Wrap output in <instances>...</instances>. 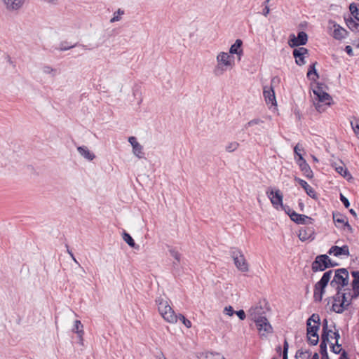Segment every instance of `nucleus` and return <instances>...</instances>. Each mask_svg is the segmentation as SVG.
<instances>
[{"label":"nucleus","instance_id":"obj_44","mask_svg":"<svg viewBox=\"0 0 359 359\" xmlns=\"http://www.w3.org/2000/svg\"><path fill=\"white\" fill-rule=\"evenodd\" d=\"M288 343L285 340L283 345V359H288L287 358V351H288Z\"/></svg>","mask_w":359,"mask_h":359},{"label":"nucleus","instance_id":"obj_27","mask_svg":"<svg viewBox=\"0 0 359 359\" xmlns=\"http://www.w3.org/2000/svg\"><path fill=\"white\" fill-rule=\"evenodd\" d=\"M311 351L307 349L301 348L296 353L297 359H314V355L311 358Z\"/></svg>","mask_w":359,"mask_h":359},{"label":"nucleus","instance_id":"obj_33","mask_svg":"<svg viewBox=\"0 0 359 359\" xmlns=\"http://www.w3.org/2000/svg\"><path fill=\"white\" fill-rule=\"evenodd\" d=\"M334 167L335 170L340 174L341 176L346 177L348 175H350L347 169L342 165H337L336 164L333 165Z\"/></svg>","mask_w":359,"mask_h":359},{"label":"nucleus","instance_id":"obj_24","mask_svg":"<svg viewBox=\"0 0 359 359\" xmlns=\"http://www.w3.org/2000/svg\"><path fill=\"white\" fill-rule=\"evenodd\" d=\"M77 151L81 156H82L88 161H93L95 158V155L91 152L86 146L78 147Z\"/></svg>","mask_w":359,"mask_h":359},{"label":"nucleus","instance_id":"obj_61","mask_svg":"<svg viewBox=\"0 0 359 359\" xmlns=\"http://www.w3.org/2000/svg\"><path fill=\"white\" fill-rule=\"evenodd\" d=\"M316 359H319V356L316 353Z\"/></svg>","mask_w":359,"mask_h":359},{"label":"nucleus","instance_id":"obj_43","mask_svg":"<svg viewBox=\"0 0 359 359\" xmlns=\"http://www.w3.org/2000/svg\"><path fill=\"white\" fill-rule=\"evenodd\" d=\"M43 72L44 74H54L55 72V69H54L53 68H52L50 66H44L43 67Z\"/></svg>","mask_w":359,"mask_h":359},{"label":"nucleus","instance_id":"obj_10","mask_svg":"<svg viewBox=\"0 0 359 359\" xmlns=\"http://www.w3.org/2000/svg\"><path fill=\"white\" fill-rule=\"evenodd\" d=\"M308 41V36L304 32H299L297 36L294 34H290L288 39V45L291 48L305 45Z\"/></svg>","mask_w":359,"mask_h":359},{"label":"nucleus","instance_id":"obj_23","mask_svg":"<svg viewBox=\"0 0 359 359\" xmlns=\"http://www.w3.org/2000/svg\"><path fill=\"white\" fill-rule=\"evenodd\" d=\"M242 44L243 41L241 39L236 40L235 43L230 47L229 55L236 54L238 55V60H241V55L243 53Z\"/></svg>","mask_w":359,"mask_h":359},{"label":"nucleus","instance_id":"obj_50","mask_svg":"<svg viewBox=\"0 0 359 359\" xmlns=\"http://www.w3.org/2000/svg\"><path fill=\"white\" fill-rule=\"evenodd\" d=\"M270 13V8H269V5H265L264 6V8L262 11V15L265 17H267L268 15Z\"/></svg>","mask_w":359,"mask_h":359},{"label":"nucleus","instance_id":"obj_53","mask_svg":"<svg viewBox=\"0 0 359 359\" xmlns=\"http://www.w3.org/2000/svg\"><path fill=\"white\" fill-rule=\"evenodd\" d=\"M318 329H319V325H316V341H315L316 345V344H318V334L316 333L317 330H318Z\"/></svg>","mask_w":359,"mask_h":359},{"label":"nucleus","instance_id":"obj_20","mask_svg":"<svg viewBox=\"0 0 359 359\" xmlns=\"http://www.w3.org/2000/svg\"><path fill=\"white\" fill-rule=\"evenodd\" d=\"M351 275L354 279L352 282L353 291L351 292L353 296L356 298L359 295V271H352Z\"/></svg>","mask_w":359,"mask_h":359},{"label":"nucleus","instance_id":"obj_63","mask_svg":"<svg viewBox=\"0 0 359 359\" xmlns=\"http://www.w3.org/2000/svg\"><path fill=\"white\" fill-rule=\"evenodd\" d=\"M299 205H300V207H302L303 206L302 203H300Z\"/></svg>","mask_w":359,"mask_h":359},{"label":"nucleus","instance_id":"obj_3","mask_svg":"<svg viewBox=\"0 0 359 359\" xmlns=\"http://www.w3.org/2000/svg\"><path fill=\"white\" fill-rule=\"evenodd\" d=\"M353 298L355 297L353 296L351 290H338L337 294L333 297L332 310L338 313H342L348 309Z\"/></svg>","mask_w":359,"mask_h":359},{"label":"nucleus","instance_id":"obj_51","mask_svg":"<svg viewBox=\"0 0 359 359\" xmlns=\"http://www.w3.org/2000/svg\"><path fill=\"white\" fill-rule=\"evenodd\" d=\"M345 50L346 52L347 53V54L350 56H353V49L351 48V46H346V48H345Z\"/></svg>","mask_w":359,"mask_h":359},{"label":"nucleus","instance_id":"obj_35","mask_svg":"<svg viewBox=\"0 0 359 359\" xmlns=\"http://www.w3.org/2000/svg\"><path fill=\"white\" fill-rule=\"evenodd\" d=\"M123 238L129 246L132 248L135 247V243L129 233L124 232L123 234Z\"/></svg>","mask_w":359,"mask_h":359},{"label":"nucleus","instance_id":"obj_34","mask_svg":"<svg viewBox=\"0 0 359 359\" xmlns=\"http://www.w3.org/2000/svg\"><path fill=\"white\" fill-rule=\"evenodd\" d=\"M351 126L355 135L359 139V118H355L354 121H351Z\"/></svg>","mask_w":359,"mask_h":359},{"label":"nucleus","instance_id":"obj_45","mask_svg":"<svg viewBox=\"0 0 359 359\" xmlns=\"http://www.w3.org/2000/svg\"><path fill=\"white\" fill-rule=\"evenodd\" d=\"M225 314L231 316L234 313L233 309L231 306H226L224 309Z\"/></svg>","mask_w":359,"mask_h":359},{"label":"nucleus","instance_id":"obj_7","mask_svg":"<svg viewBox=\"0 0 359 359\" xmlns=\"http://www.w3.org/2000/svg\"><path fill=\"white\" fill-rule=\"evenodd\" d=\"M327 32L334 39L341 41L348 35V32L334 21L330 20L327 25Z\"/></svg>","mask_w":359,"mask_h":359},{"label":"nucleus","instance_id":"obj_11","mask_svg":"<svg viewBox=\"0 0 359 359\" xmlns=\"http://www.w3.org/2000/svg\"><path fill=\"white\" fill-rule=\"evenodd\" d=\"M234 264L237 269L242 272H247L249 271L248 264L244 255L240 251H233L231 254Z\"/></svg>","mask_w":359,"mask_h":359},{"label":"nucleus","instance_id":"obj_12","mask_svg":"<svg viewBox=\"0 0 359 359\" xmlns=\"http://www.w3.org/2000/svg\"><path fill=\"white\" fill-rule=\"evenodd\" d=\"M266 194L268 195L272 205L277 208L278 205H280L284 210L285 206L283 205V194L280 190H276L273 191V190H269L266 191ZM287 208V206H285Z\"/></svg>","mask_w":359,"mask_h":359},{"label":"nucleus","instance_id":"obj_1","mask_svg":"<svg viewBox=\"0 0 359 359\" xmlns=\"http://www.w3.org/2000/svg\"><path fill=\"white\" fill-rule=\"evenodd\" d=\"M349 280V274L346 269L341 268L337 270H328L325 272L321 279L316 284V290L320 289L321 294L323 293L324 289L330 281V285L336 287L337 290L348 285Z\"/></svg>","mask_w":359,"mask_h":359},{"label":"nucleus","instance_id":"obj_17","mask_svg":"<svg viewBox=\"0 0 359 359\" xmlns=\"http://www.w3.org/2000/svg\"><path fill=\"white\" fill-rule=\"evenodd\" d=\"M333 220L335 223V225L337 227L345 226L347 228L348 231H352V227L348 224L347 221V218L345 215L339 213V212H334L333 213Z\"/></svg>","mask_w":359,"mask_h":359},{"label":"nucleus","instance_id":"obj_47","mask_svg":"<svg viewBox=\"0 0 359 359\" xmlns=\"http://www.w3.org/2000/svg\"><path fill=\"white\" fill-rule=\"evenodd\" d=\"M340 199L346 208L349 207L350 203H349L348 200L341 194L340 195Z\"/></svg>","mask_w":359,"mask_h":359},{"label":"nucleus","instance_id":"obj_48","mask_svg":"<svg viewBox=\"0 0 359 359\" xmlns=\"http://www.w3.org/2000/svg\"><path fill=\"white\" fill-rule=\"evenodd\" d=\"M236 313L241 320H244L246 317L243 310H239L236 311Z\"/></svg>","mask_w":359,"mask_h":359},{"label":"nucleus","instance_id":"obj_41","mask_svg":"<svg viewBox=\"0 0 359 359\" xmlns=\"http://www.w3.org/2000/svg\"><path fill=\"white\" fill-rule=\"evenodd\" d=\"M177 318H179L187 328H190L191 327V321L187 319L183 315L180 314L177 316Z\"/></svg>","mask_w":359,"mask_h":359},{"label":"nucleus","instance_id":"obj_54","mask_svg":"<svg viewBox=\"0 0 359 359\" xmlns=\"http://www.w3.org/2000/svg\"><path fill=\"white\" fill-rule=\"evenodd\" d=\"M339 359H348L346 353L344 351H343L341 356L339 357Z\"/></svg>","mask_w":359,"mask_h":359},{"label":"nucleus","instance_id":"obj_21","mask_svg":"<svg viewBox=\"0 0 359 359\" xmlns=\"http://www.w3.org/2000/svg\"><path fill=\"white\" fill-rule=\"evenodd\" d=\"M297 162L304 174L308 177H312L313 172L303 157L300 156L299 158H297Z\"/></svg>","mask_w":359,"mask_h":359},{"label":"nucleus","instance_id":"obj_8","mask_svg":"<svg viewBox=\"0 0 359 359\" xmlns=\"http://www.w3.org/2000/svg\"><path fill=\"white\" fill-rule=\"evenodd\" d=\"M338 264L332 261L327 255L316 257V271H323L325 269L337 266Z\"/></svg>","mask_w":359,"mask_h":359},{"label":"nucleus","instance_id":"obj_28","mask_svg":"<svg viewBox=\"0 0 359 359\" xmlns=\"http://www.w3.org/2000/svg\"><path fill=\"white\" fill-rule=\"evenodd\" d=\"M313 75H314V63L311 64L309 65V70H308V72H307V75H306L308 79L311 81V83H310V90H309V93L311 95V91L314 93V88H313V83L314 81Z\"/></svg>","mask_w":359,"mask_h":359},{"label":"nucleus","instance_id":"obj_49","mask_svg":"<svg viewBox=\"0 0 359 359\" xmlns=\"http://www.w3.org/2000/svg\"><path fill=\"white\" fill-rule=\"evenodd\" d=\"M128 142L130 143V144L132 145L133 148L134 147L135 144H139L140 143L137 141V139L136 137H130L128 138Z\"/></svg>","mask_w":359,"mask_h":359},{"label":"nucleus","instance_id":"obj_52","mask_svg":"<svg viewBox=\"0 0 359 359\" xmlns=\"http://www.w3.org/2000/svg\"><path fill=\"white\" fill-rule=\"evenodd\" d=\"M67 252L69 253V255L71 256L72 259L74 260V262L77 264L79 266H80V264L78 262V261L76 259L74 254L72 253V252L71 250H69V249H67Z\"/></svg>","mask_w":359,"mask_h":359},{"label":"nucleus","instance_id":"obj_57","mask_svg":"<svg viewBox=\"0 0 359 359\" xmlns=\"http://www.w3.org/2000/svg\"><path fill=\"white\" fill-rule=\"evenodd\" d=\"M276 350H277V352L279 353V355H280V353H281V347L280 346H278L276 348Z\"/></svg>","mask_w":359,"mask_h":359},{"label":"nucleus","instance_id":"obj_13","mask_svg":"<svg viewBox=\"0 0 359 359\" xmlns=\"http://www.w3.org/2000/svg\"><path fill=\"white\" fill-rule=\"evenodd\" d=\"M293 56L295 58V62L297 65L302 66L306 64L305 58L308 56V50L304 47L294 48Z\"/></svg>","mask_w":359,"mask_h":359},{"label":"nucleus","instance_id":"obj_32","mask_svg":"<svg viewBox=\"0 0 359 359\" xmlns=\"http://www.w3.org/2000/svg\"><path fill=\"white\" fill-rule=\"evenodd\" d=\"M332 334L335 336V337H334L335 338V344H333L332 343H331L332 344V350L335 354H339L342 351L341 345H339L338 344L337 337H339V334H337L336 332H332Z\"/></svg>","mask_w":359,"mask_h":359},{"label":"nucleus","instance_id":"obj_2","mask_svg":"<svg viewBox=\"0 0 359 359\" xmlns=\"http://www.w3.org/2000/svg\"><path fill=\"white\" fill-rule=\"evenodd\" d=\"M328 90L329 88L325 83H318L316 86V111L319 113L325 112L334 104Z\"/></svg>","mask_w":359,"mask_h":359},{"label":"nucleus","instance_id":"obj_16","mask_svg":"<svg viewBox=\"0 0 359 359\" xmlns=\"http://www.w3.org/2000/svg\"><path fill=\"white\" fill-rule=\"evenodd\" d=\"M248 314L255 323L265 317L263 316L264 314L263 307L258 304L252 306L248 311Z\"/></svg>","mask_w":359,"mask_h":359},{"label":"nucleus","instance_id":"obj_37","mask_svg":"<svg viewBox=\"0 0 359 359\" xmlns=\"http://www.w3.org/2000/svg\"><path fill=\"white\" fill-rule=\"evenodd\" d=\"M124 14V11L121 9H118L116 12L114 13V16L110 20L111 23H114L115 22H118L121 19V15Z\"/></svg>","mask_w":359,"mask_h":359},{"label":"nucleus","instance_id":"obj_6","mask_svg":"<svg viewBox=\"0 0 359 359\" xmlns=\"http://www.w3.org/2000/svg\"><path fill=\"white\" fill-rule=\"evenodd\" d=\"M349 10L351 15L344 17L345 23L351 31L359 34V6L352 3L349 6Z\"/></svg>","mask_w":359,"mask_h":359},{"label":"nucleus","instance_id":"obj_59","mask_svg":"<svg viewBox=\"0 0 359 359\" xmlns=\"http://www.w3.org/2000/svg\"><path fill=\"white\" fill-rule=\"evenodd\" d=\"M311 269L314 271V262H313L311 264Z\"/></svg>","mask_w":359,"mask_h":359},{"label":"nucleus","instance_id":"obj_15","mask_svg":"<svg viewBox=\"0 0 359 359\" xmlns=\"http://www.w3.org/2000/svg\"><path fill=\"white\" fill-rule=\"evenodd\" d=\"M328 254L332 255L337 257H340L342 256L348 257L350 255L349 248L346 245H344L341 247L334 245L330 248L328 251Z\"/></svg>","mask_w":359,"mask_h":359},{"label":"nucleus","instance_id":"obj_26","mask_svg":"<svg viewBox=\"0 0 359 359\" xmlns=\"http://www.w3.org/2000/svg\"><path fill=\"white\" fill-rule=\"evenodd\" d=\"M294 180L305 190V191L309 196L314 198V191L313 190L312 187L311 186H309V184L306 181H304L299 177H295Z\"/></svg>","mask_w":359,"mask_h":359},{"label":"nucleus","instance_id":"obj_42","mask_svg":"<svg viewBox=\"0 0 359 359\" xmlns=\"http://www.w3.org/2000/svg\"><path fill=\"white\" fill-rule=\"evenodd\" d=\"M67 44V42H62L60 45V48H58V49L60 50V51H65V50H69L72 48H74L76 45H72V46H66Z\"/></svg>","mask_w":359,"mask_h":359},{"label":"nucleus","instance_id":"obj_18","mask_svg":"<svg viewBox=\"0 0 359 359\" xmlns=\"http://www.w3.org/2000/svg\"><path fill=\"white\" fill-rule=\"evenodd\" d=\"M263 95L267 104L276 105L275 93L272 86H264Z\"/></svg>","mask_w":359,"mask_h":359},{"label":"nucleus","instance_id":"obj_29","mask_svg":"<svg viewBox=\"0 0 359 359\" xmlns=\"http://www.w3.org/2000/svg\"><path fill=\"white\" fill-rule=\"evenodd\" d=\"M200 359H225V358L219 353H205L200 355Z\"/></svg>","mask_w":359,"mask_h":359},{"label":"nucleus","instance_id":"obj_55","mask_svg":"<svg viewBox=\"0 0 359 359\" xmlns=\"http://www.w3.org/2000/svg\"><path fill=\"white\" fill-rule=\"evenodd\" d=\"M321 359H328L327 351H325V353L321 354Z\"/></svg>","mask_w":359,"mask_h":359},{"label":"nucleus","instance_id":"obj_36","mask_svg":"<svg viewBox=\"0 0 359 359\" xmlns=\"http://www.w3.org/2000/svg\"><path fill=\"white\" fill-rule=\"evenodd\" d=\"M263 123V121L259 118H254L244 125V129L248 130L250 127H252L255 125H259Z\"/></svg>","mask_w":359,"mask_h":359},{"label":"nucleus","instance_id":"obj_38","mask_svg":"<svg viewBox=\"0 0 359 359\" xmlns=\"http://www.w3.org/2000/svg\"><path fill=\"white\" fill-rule=\"evenodd\" d=\"M239 147V143L237 142H230L226 146V151L227 152H233L235 150H236Z\"/></svg>","mask_w":359,"mask_h":359},{"label":"nucleus","instance_id":"obj_40","mask_svg":"<svg viewBox=\"0 0 359 359\" xmlns=\"http://www.w3.org/2000/svg\"><path fill=\"white\" fill-rule=\"evenodd\" d=\"M327 334L326 335H323L322 336V339H323V341L321 342L320 345V353H325V351H327V346H326V344H325V341H328V338H327Z\"/></svg>","mask_w":359,"mask_h":359},{"label":"nucleus","instance_id":"obj_30","mask_svg":"<svg viewBox=\"0 0 359 359\" xmlns=\"http://www.w3.org/2000/svg\"><path fill=\"white\" fill-rule=\"evenodd\" d=\"M83 328V325L81 324V321L80 320H76L75 323H74V326L72 329V331L74 332H76L78 334L81 341L83 340L82 339V335L83 334V330H82Z\"/></svg>","mask_w":359,"mask_h":359},{"label":"nucleus","instance_id":"obj_5","mask_svg":"<svg viewBox=\"0 0 359 359\" xmlns=\"http://www.w3.org/2000/svg\"><path fill=\"white\" fill-rule=\"evenodd\" d=\"M156 302L160 314L166 321L170 323L177 321V316L169 305L166 299L159 297L156 299Z\"/></svg>","mask_w":359,"mask_h":359},{"label":"nucleus","instance_id":"obj_46","mask_svg":"<svg viewBox=\"0 0 359 359\" xmlns=\"http://www.w3.org/2000/svg\"><path fill=\"white\" fill-rule=\"evenodd\" d=\"M302 147H300L299 144H297L294 148V151L295 155L297 156V158H299L300 156H302V154L300 153Z\"/></svg>","mask_w":359,"mask_h":359},{"label":"nucleus","instance_id":"obj_58","mask_svg":"<svg viewBox=\"0 0 359 359\" xmlns=\"http://www.w3.org/2000/svg\"><path fill=\"white\" fill-rule=\"evenodd\" d=\"M271 1V0H264V4H263V5H264V6H265V5H269V1Z\"/></svg>","mask_w":359,"mask_h":359},{"label":"nucleus","instance_id":"obj_22","mask_svg":"<svg viewBox=\"0 0 359 359\" xmlns=\"http://www.w3.org/2000/svg\"><path fill=\"white\" fill-rule=\"evenodd\" d=\"M313 233H314V231L313 229H311L310 228H307V227H304L299 230L298 236H299V239L302 241H306L309 239L311 241H312L313 240L312 236Z\"/></svg>","mask_w":359,"mask_h":359},{"label":"nucleus","instance_id":"obj_39","mask_svg":"<svg viewBox=\"0 0 359 359\" xmlns=\"http://www.w3.org/2000/svg\"><path fill=\"white\" fill-rule=\"evenodd\" d=\"M170 255L175 259V262H173L175 265H177L180 262V254L174 249L170 250Z\"/></svg>","mask_w":359,"mask_h":359},{"label":"nucleus","instance_id":"obj_19","mask_svg":"<svg viewBox=\"0 0 359 359\" xmlns=\"http://www.w3.org/2000/svg\"><path fill=\"white\" fill-rule=\"evenodd\" d=\"M311 322H314V313L312 314L307 320V339L311 345H314V340L312 337H314V325H311Z\"/></svg>","mask_w":359,"mask_h":359},{"label":"nucleus","instance_id":"obj_64","mask_svg":"<svg viewBox=\"0 0 359 359\" xmlns=\"http://www.w3.org/2000/svg\"><path fill=\"white\" fill-rule=\"evenodd\" d=\"M82 47L84 48H86V46H84V45H82Z\"/></svg>","mask_w":359,"mask_h":359},{"label":"nucleus","instance_id":"obj_9","mask_svg":"<svg viewBox=\"0 0 359 359\" xmlns=\"http://www.w3.org/2000/svg\"><path fill=\"white\" fill-rule=\"evenodd\" d=\"M284 210L290 216V219L298 224H312V218L295 212L289 206L284 208Z\"/></svg>","mask_w":359,"mask_h":359},{"label":"nucleus","instance_id":"obj_31","mask_svg":"<svg viewBox=\"0 0 359 359\" xmlns=\"http://www.w3.org/2000/svg\"><path fill=\"white\" fill-rule=\"evenodd\" d=\"M133 153L135 156H136L139 158H144V153L143 152V147L139 144L135 145L133 148Z\"/></svg>","mask_w":359,"mask_h":359},{"label":"nucleus","instance_id":"obj_14","mask_svg":"<svg viewBox=\"0 0 359 359\" xmlns=\"http://www.w3.org/2000/svg\"><path fill=\"white\" fill-rule=\"evenodd\" d=\"M255 324L261 335L264 336L266 334L272 332V327L266 317L259 319L258 321L255 322Z\"/></svg>","mask_w":359,"mask_h":359},{"label":"nucleus","instance_id":"obj_60","mask_svg":"<svg viewBox=\"0 0 359 359\" xmlns=\"http://www.w3.org/2000/svg\"><path fill=\"white\" fill-rule=\"evenodd\" d=\"M319 321H320V319H319V318L318 317V320H316L315 323H318L320 325Z\"/></svg>","mask_w":359,"mask_h":359},{"label":"nucleus","instance_id":"obj_4","mask_svg":"<svg viewBox=\"0 0 359 359\" xmlns=\"http://www.w3.org/2000/svg\"><path fill=\"white\" fill-rule=\"evenodd\" d=\"M217 65L213 72L215 76L222 75L229 68H232L234 65L233 56L226 52H220L216 57Z\"/></svg>","mask_w":359,"mask_h":359},{"label":"nucleus","instance_id":"obj_56","mask_svg":"<svg viewBox=\"0 0 359 359\" xmlns=\"http://www.w3.org/2000/svg\"><path fill=\"white\" fill-rule=\"evenodd\" d=\"M349 212L353 216V217H356V212L355 211L353 210V209H350L349 210Z\"/></svg>","mask_w":359,"mask_h":359},{"label":"nucleus","instance_id":"obj_62","mask_svg":"<svg viewBox=\"0 0 359 359\" xmlns=\"http://www.w3.org/2000/svg\"><path fill=\"white\" fill-rule=\"evenodd\" d=\"M315 75H316V77H318V74L316 71Z\"/></svg>","mask_w":359,"mask_h":359},{"label":"nucleus","instance_id":"obj_25","mask_svg":"<svg viewBox=\"0 0 359 359\" xmlns=\"http://www.w3.org/2000/svg\"><path fill=\"white\" fill-rule=\"evenodd\" d=\"M6 7L8 10L15 11L22 7L23 0H4Z\"/></svg>","mask_w":359,"mask_h":359}]
</instances>
